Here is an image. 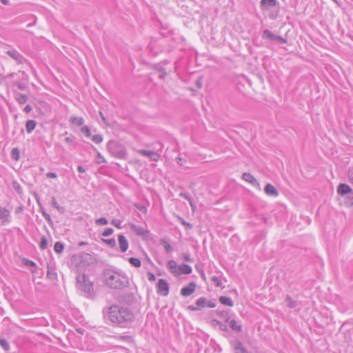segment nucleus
Segmentation results:
<instances>
[{
	"label": "nucleus",
	"mask_w": 353,
	"mask_h": 353,
	"mask_svg": "<svg viewBox=\"0 0 353 353\" xmlns=\"http://www.w3.org/2000/svg\"><path fill=\"white\" fill-rule=\"evenodd\" d=\"M110 321L121 327H125L134 319V314L126 307L112 305L108 308Z\"/></svg>",
	"instance_id": "nucleus-1"
},
{
	"label": "nucleus",
	"mask_w": 353,
	"mask_h": 353,
	"mask_svg": "<svg viewBox=\"0 0 353 353\" xmlns=\"http://www.w3.org/2000/svg\"><path fill=\"white\" fill-rule=\"evenodd\" d=\"M103 279L105 285L112 289H121L127 284L124 276L111 270L104 271Z\"/></svg>",
	"instance_id": "nucleus-2"
},
{
	"label": "nucleus",
	"mask_w": 353,
	"mask_h": 353,
	"mask_svg": "<svg viewBox=\"0 0 353 353\" xmlns=\"http://www.w3.org/2000/svg\"><path fill=\"white\" fill-rule=\"evenodd\" d=\"M107 149L112 156L118 159H124L127 154L124 145L114 140L108 141Z\"/></svg>",
	"instance_id": "nucleus-3"
},
{
	"label": "nucleus",
	"mask_w": 353,
	"mask_h": 353,
	"mask_svg": "<svg viewBox=\"0 0 353 353\" xmlns=\"http://www.w3.org/2000/svg\"><path fill=\"white\" fill-rule=\"evenodd\" d=\"M77 282L79 285V288L88 296H91L93 292L92 284L88 281L85 274L79 275L77 277Z\"/></svg>",
	"instance_id": "nucleus-4"
},
{
	"label": "nucleus",
	"mask_w": 353,
	"mask_h": 353,
	"mask_svg": "<svg viewBox=\"0 0 353 353\" xmlns=\"http://www.w3.org/2000/svg\"><path fill=\"white\" fill-rule=\"evenodd\" d=\"M262 38L264 40L276 41L281 44L287 43L288 42V40L286 39L273 34L270 30L268 29L263 30L262 33Z\"/></svg>",
	"instance_id": "nucleus-5"
},
{
	"label": "nucleus",
	"mask_w": 353,
	"mask_h": 353,
	"mask_svg": "<svg viewBox=\"0 0 353 353\" xmlns=\"http://www.w3.org/2000/svg\"><path fill=\"white\" fill-rule=\"evenodd\" d=\"M230 345L232 348L233 353H249L248 350L239 339L230 341Z\"/></svg>",
	"instance_id": "nucleus-6"
},
{
	"label": "nucleus",
	"mask_w": 353,
	"mask_h": 353,
	"mask_svg": "<svg viewBox=\"0 0 353 353\" xmlns=\"http://www.w3.org/2000/svg\"><path fill=\"white\" fill-rule=\"evenodd\" d=\"M157 293L161 296H165L169 293V285L168 282L163 279H159L157 284Z\"/></svg>",
	"instance_id": "nucleus-7"
},
{
	"label": "nucleus",
	"mask_w": 353,
	"mask_h": 353,
	"mask_svg": "<svg viewBox=\"0 0 353 353\" xmlns=\"http://www.w3.org/2000/svg\"><path fill=\"white\" fill-rule=\"evenodd\" d=\"M130 229L137 236H141L143 239H147L149 236V231L143 227L137 226L134 224H131Z\"/></svg>",
	"instance_id": "nucleus-8"
},
{
	"label": "nucleus",
	"mask_w": 353,
	"mask_h": 353,
	"mask_svg": "<svg viewBox=\"0 0 353 353\" xmlns=\"http://www.w3.org/2000/svg\"><path fill=\"white\" fill-rule=\"evenodd\" d=\"M78 257L80 260V262L83 263V265H91L94 263L96 261L94 257L88 253H81L78 255Z\"/></svg>",
	"instance_id": "nucleus-9"
},
{
	"label": "nucleus",
	"mask_w": 353,
	"mask_h": 353,
	"mask_svg": "<svg viewBox=\"0 0 353 353\" xmlns=\"http://www.w3.org/2000/svg\"><path fill=\"white\" fill-rule=\"evenodd\" d=\"M279 4L277 0H261L260 7L262 10H269Z\"/></svg>",
	"instance_id": "nucleus-10"
},
{
	"label": "nucleus",
	"mask_w": 353,
	"mask_h": 353,
	"mask_svg": "<svg viewBox=\"0 0 353 353\" xmlns=\"http://www.w3.org/2000/svg\"><path fill=\"white\" fill-rule=\"evenodd\" d=\"M242 179L245 181L252 184L254 187H256L259 190H261V186L258 181L254 178V176L250 173L245 172L242 175Z\"/></svg>",
	"instance_id": "nucleus-11"
},
{
	"label": "nucleus",
	"mask_w": 353,
	"mask_h": 353,
	"mask_svg": "<svg viewBox=\"0 0 353 353\" xmlns=\"http://www.w3.org/2000/svg\"><path fill=\"white\" fill-rule=\"evenodd\" d=\"M196 284L194 282H190L187 286L181 290V294L183 296H188L195 291Z\"/></svg>",
	"instance_id": "nucleus-12"
},
{
	"label": "nucleus",
	"mask_w": 353,
	"mask_h": 353,
	"mask_svg": "<svg viewBox=\"0 0 353 353\" xmlns=\"http://www.w3.org/2000/svg\"><path fill=\"white\" fill-rule=\"evenodd\" d=\"M10 213L6 208L0 206V220L2 221V225L10 222Z\"/></svg>",
	"instance_id": "nucleus-13"
},
{
	"label": "nucleus",
	"mask_w": 353,
	"mask_h": 353,
	"mask_svg": "<svg viewBox=\"0 0 353 353\" xmlns=\"http://www.w3.org/2000/svg\"><path fill=\"white\" fill-rule=\"evenodd\" d=\"M337 192L341 196H345L352 192V189L345 183H341L338 186Z\"/></svg>",
	"instance_id": "nucleus-14"
},
{
	"label": "nucleus",
	"mask_w": 353,
	"mask_h": 353,
	"mask_svg": "<svg viewBox=\"0 0 353 353\" xmlns=\"http://www.w3.org/2000/svg\"><path fill=\"white\" fill-rule=\"evenodd\" d=\"M118 241L121 252H126L128 248V241L126 238L123 234H119L118 236Z\"/></svg>",
	"instance_id": "nucleus-15"
},
{
	"label": "nucleus",
	"mask_w": 353,
	"mask_h": 353,
	"mask_svg": "<svg viewBox=\"0 0 353 353\" xmlns=\"http://www.w3.org/2000/svg\"><path fill=\"white\" fill-rule=\"evenodd\" d=\"M139 152L140 154H141L143 156L148 157L151 160L154 161H158V159L159 158V155L156 152L141 150H139Z\"/></svg>",
	"instance_id": "nucleus-16"
},
{
	"label": "nucleus",
	"mask_w": 353,
	"mask_h": 353,
	"mask_svg": "<svg viewBox=\"0 0 353 353\" xmlns=\"http://www.w3.org/2000/svg\"><path fill=\"white\" fill-rule=\"evenodd\" d=\"M264 191L268 196H277L279 195L278 190L270 183H268L265 186Z\"/></svg>",
	"instance_id": "nucleus-17"
},
{
	"label": "nucleus",
	"mask_w": 353,
	"mask_h": 353,
	"mask_svg": "<svg viewBox=\"0 0 353 353\" xmlns=\"http://www.w3.org/2000/svg\"><path fill=\"white\" fill-rule=\"evenodd\" d=\"M7 54L12 57L13 59L17 61L19 63H23V57L17 50H8Z\"/></svg>",
	"instance_id": "nucleus-18"
},
{
	"label": "nucleus",
	"mask_w": 353,
	"mask_h": 353,
	"mask_svg": "<svg viewBox=\"0 0 353 353\" xmlns=\"http://www.w3.org/2000/svg\"><path fill=\"white\" fill-rule=\"evenodd\" d=\"M178 266L174 260H170L168 262V268L170 270V272L174 274L175 276L179 275V272L178 271Z\"/></svg>",
	"instance_id": "nucleus-19"
},
{
	"label": "nucleus",
	"mask_w": 353,
	"mask_h": 353,
	"mask_svg": "<svg viewBox=\"0 0 353 353\" xmlns=\"http://www.w3.org/2000/svg\"><path fill=\"white\" fill-rule=\"evenodd\" d=\"M178 271L179 272V275L181 274H190L192 273V269L189 265L182 263L178 266Z\"/></svg>",
	"instance_id": "nucleus-20"
},
{
	"label": "nucleus",
	"mask_w": 353,
	"mask_h": 353,
	"mask_svg": "<svg viewBox=\"0 0 353 353\" xmlns=\"http://www.w3.org/2000/svg\"><path fill=\"white\" fill-rule=\"evenodd\" d=\"M226 323H229L230 327L232 329V330L241 332L242 331V326L241 325H238L235 320L229 319V321H227Z\"/></svg>",
	"instance_id": "nucleus-21"
},
{
	"label": "nucleus",
	"mask_w": 353,
	"mask_h": 353,
	"mask_svg": "<svg viewBox=\"0 0 353 353\" xmlns=\"http://www.w3.org/2000/svg\"><path fill=\"white\" fill-rule=\"evenodd\" d=\"M14 98L16 101L20 104H23L26 103L28 100V97L27 95L19 92L15 94Z\"/></svg>",
	"instance_id": "nucleus-22"
},
{
	"label": "nucleus",
	"mask_w": 353,
	"mask_h": 353,
	"mask_svg": "<svg viewBox=\"0 0 353 353\" xmlns=\"http://www.w3.org/2000/svg\"><path fill=\"white\" fill-rule=\"evenodd\" d=\"M37 125V122L34 120H28L26 123V129L28 133H31Z\"/></svg>",
	"instance_id": "nucleus-23"
},
{
	"label": "nucleus",
	"mask_w": 353,
	"mask_h": 353,
	"mask_svg": "<svg viewBox=\"0 0 353 353\" xmlns=\"http://www.w3.org/2000/svg\"><path fill=\"white\" fill-rule=\"evenodd\" d=\"M219 301H220V303L221 304L225 305H228V306H230V307H232L234 305L232 299L230 298V297H228V296H220L219 297Z\"/></svg>",
	"instance_id": "nucleus-24"
},
{
	"label": "nucleus",
	"mask_w": 353,
	"mask_h": 353,
	"mask_svg": "<svg viewBox=\"0 0 353 353\" xmlns=\"http://www.w3.org/2000/svg\"><path fill=\"white\" fill-rule=\"evenodd\" d=\"M70 122L72 124L76 125L77 126H81L83 124L84 119L82 117H71L70 119Z\"/></svg>",
	"instance_id": "nucleus-25"
},
{
	"label": "nucleus",
	"mask_w": 353,
	"mask_h": 353,
	"mask_svg": "<svg viewBox=\"0 0 353 353\" xmlns=\"http://www.w3.org/2000/svg\"><path fill=\"white\" fill-rule=\"evenodd\" d=\"M285 303L289 308H294L297 305V302L293 300L290 296H286Z\"/></svg>",
	"instance_id": "nucleus-26"
},
{
	"label": "nucleus",
	"mask_w": 353,
	"mask_h": 353,
	"mask_svg": "<svg viewBox=\"0 0 353 353\" xmlns=\"http://www.w3.org/2000/svg\"><path fill=\"white\" fill-rule=\"evenodd\" d=\"M52 205H53V207H54L59 212L61 213H64L65 210L63 207H61L59 205V204L58 203V202L57 201L55 197L52 196Z\"/></svg>",
	"instance_id": "nucleus-27"
},
{
	"label": "nucleus",
	"mask_w": 353,
	"mask_h": 353,
	"mask_svg": "<svg viewBox=\"0 0 353 353\" xmlns=\"http://www.w3.org/2000/svg\"><path fill=\"white\" fill-rule=\"evenodd\" d=\"M129 263L135 268H139L141 265V260L138 258L130 257L128 259Z\"/></svg>",
	"instance_id": "nucleus-28"
},
{
	"label": "nucleus",
	"mask_w": 353,
	"mask_h": 353,
	"mask_svg": "<svg viewBox=\"0 0 353 353\" xmlns=\"http://www.w3.org/2000/svg\"><path fill=\"white\" fill-rule=\"evenodd\" d=\"M64 249V245L61 242H56L54 245V250L57 254H61L63 252Z\"/></svg>",
	"instance_id": "nucleus-29"
},
{
	"label": "nucleus",
	"mask_w": 353,
	"mask_h": 353,
	"mask_svg": "<svg viewBox=\"0 0 353 353\" xmlns=\"http://www.w3.org/2000/svg\"><path fill=\"white\" fill-rule=\"evenodd\" d=\"M217 314L219 317L223 318L225 322L229 321L230 316L226 310L217 311Z\"/></svg>",
	"instance_id": "nucleus-30"
},
{
	"label": "nucleus",
	"mask_w": 353,
	"mask_h": 353,
	"mask_svg": "<svg viewBox=\"0 0 353 353\" xmlns=\"http://www.w3.org/2000/svg\"><path fill=\"white\" fill-rule=\"evenodd\" d=\"M12 188L14 189V190L19 194H22L23 190L20 184L17 181H13L12 183Z\"/></svg>",
	"instance_id": "nucleus-31"
},
{
	"label": "nucleus",
	"mask_w": 353,
	"mask_h": 353,
	"mask_svg": "<svg viewBox=\"0 0 353 353\" xmlns=\"http://www.w3.org/2000/svg\"><path fill=\"white\" fill-rule=\"evenodd\" d=\"M11 157L14 160H18L19 159V150L17 148H14L11 151Z\"/></svg>",
	"instance_id": "nucleus-32"
},
{
	"label": "nucleus",
	"mask_w": 353,
	"mask_h": 353,
	"mask_svg": "<svg viewBox=\"0 0 353 353\" xmlns=\"http://www.w3.org/2000/svg\"><path fill=\"white\" fill-rule=\"evenodd\" d=\"M0 345L6 351H8L10 350L9 343L4 339L0 338Z\"/></svg>",
	"instance_id": "nucleus-33"
},
{
	"label": "nucleus",
	"mask_w": 353,
	"mask_h": 353,
	"mask_svg": "<svg viewBox=\"0 0 353 353\" xmlns=\"http://www.w3.org/2000/svg\"><path fill=\"white\" fill-rule=\"evenodd\" d=\"M196 304L198 307H204L206 305V299L205 297H200L197 299Z\"/></svg>",
	"instance_id": "nucleus-34"
},
{
	"label": "nucleus",
	"mask_w": 353,
	"mask_h": 353,
	"mask_svg": "<svg viewBox=\"0 0 353 353\" xmlns=\"http://www.w3.org/2000/svg\"><path fill=\"white\" fill-rule=\"evenodd\" d=\"M103 241L107 244L109 247L113 248L116 245V241L114 239H102Z\"/></svg>",
	"instance_id": "nucleus-35"
},
{
	"label": "nucleus",
	"mask_w": 353,
	"mask_h": 353,
	"mask_svg": "<svg viewBox=\"0 0 353 353\" xmlns=\"http://www.w3.org/2000/svg\"><path fill=\"white\" fill-rule=\"evenodd\" d=\"M42 215L44 216L45 219L47 221L48 224L51 226L53 225L52 220L51 219V217L49 214H48L45 210H41Z\"/></svg>",
	"instance_id": "nucleus-36"
},
{
	"label": "nucleus",
	"mask_w": 353,
	"mask_h": 353,
	"mask_svg": "<svg viewBox=\"0 0 353 353\" xmlns=\"http://www.w3.org/2000/svg\"><path fill=\"white\" fill-rule=\"evenodd\" d=\"M155 70L158 72H160L161 74L159 75V78L161 79H163L165 76H166V72H165V70L161 67V66H156L155 67Z\"/></svg>",
	"instance_id": "nucleus-37"
},
{
	"label": "nucleus",
	"mask_w": 353,
	"mask_h": 353,
	"mask_svg": "<svg viewBox=\"0 0 353 353\" xmlns=\"http://www.w3.org/2000/svg\"><path fill=\"white\" fill-rule=\"evenodd\" d=\"M47 246H48V240L44 236H43L41 237V241L39 243V248L41 250H45V249H46Z\"/></svg>",
	"instance_id": "nucleus-38"
},
{
	"label": "nucleus",
	"mask_w": 353,
	"mask_h": 353,
	"mask_svg": "<svg viewBox=\"0 0 353 353\" xmlns=\"http://www.w3.org/2000/svg\"><path fill=\"white\" fill-rule=\"evenodd\" d=\"M344 204L347 208L353 207V196H347Z\"/></svg>",
	"instance_id": "nucleus-39"
},
{
	"label": "nucleus",
	"mask_w": 353,
	"mask_h": 353,
	"mask_svg": "<svg viewBox=\"0 0 353 353\" xmlns=\"http://www.w3.org/2000/svg\"><path fill=\"white\" fill-rule=\"evenodd\" d=\"M81 132L86 137H90L91 136L90 130L87 125L82 126Z\"/></svg>",
	"instance_id": "nucleus-40"
},
{
	"label": "nucleus",
	"mask_w": 353,
	"mask_h": 353,
	"mask_svg": "<svg viewBox=\"0 0 353 353\" xmlns=\"http://www.w3.org/2000/svg\"><path fill=\"white\" fill-rule=\"evenodd\" d=\"M161 243L166 252H171L173 251L172 247L165 240H162Z\"/></svg>",
	"instance_id": "nucleus-41"
},
{
	"label": "nucleus",
	"mask_w": 353,
	"mask_h": 353,
	"mask_svg": "<svg viewBox=\"0 0 353 353\" xmlns=\"http://www.w3.org/2000/svg\"><path fill=\"white\" fill-rule=\"evenodd\" d=\"M211 281L216 287H221L222 285L221 281L217 276H212L211 278Z\"/></svg>",
	"instance_id": "nucleus-42"
},
{
	"label": "nucleus",
	"mask_w": 353,
	"mask_h": 353,
	"mask_svg": "<svg viewBox=\"0 0 353 353\" xmlns=\"http://www.w3.org/2000/svg\"><path fill=\"white\" fill-rule=\"evenodd\" d=\"M95 223L97 225H107L108 221V219L105 217H101L100 219H98L95 221Z\"/></svg>",
	"instance_id": "nucleus-43"
},
{
	"label": "nucleus",
	"mask_w": 353,
	"mask_h": 353,
	"mask_svg": "<svg viewBox=\"0 0 353 353\" xmlns=\"http://www.w3.org/2000/svg\"><path fill=\"white\" fill-rule=\"evenodd\" d=\"M121 223H122V221L119 219H112L111 221V224L119 229L122 228Z\"/></svg>",
	"instance_id": "nucleus-44"
},
{
	"label": "nucleus",
	"mask_w": 353,
	"mask_h": 353,
	"mask_svg": "<svg viewBox=\"0 0 353 353\" xmlns=\"http://www.w3.org/2000/svg\"><path fill=\"white\" fill-rule=\"evenodd\" d=\"M92 140L96 143H100L103 141V137L101 134H95L92 137Z\"/></svg>",
	"instance_id": "nucleus-45"
},
{
	"label": "nucleus",
	"mask_w": 353,
	"mask_h": 353,
	"mask_svg": "<svg viewBox=\"0 0 353 353\" xmlns=\"http://www.w3.org/2000/svg\"><path fill=\"white\" fill-rule=\"evenodd\" d=\"M114 230L111 228H106L103 232L102 233L103 236H110L113 233Z\"/></svg>",
	"instance_id": "nucleus-46"
},
{
	"label": "nucleus",
	"mask_w": 353,
	"mask_h": 353,
	"mask_svg": "<svg viewBox=\"0 0 353 353\" xmlns=\"http://www.w3.org/2000/svg\"><path fill=\"white\" fill-rule=\"evenodd\" d=\"M96 162L98 164H100V163L105 162V160L104 157L99 152H97V159Z\"/></svg>",
	"instance_id": "nucleus-47"
},
{
	"label": "nucleus",
	"mask_w": 353,
	"mask_h": 353,
	"mask_svg": "<svg viewBox=\"0 0 353 353\" xmlns=\"http://www.w3.org/2000/svg\"><path fill=\"white\" fill-rule=\"evenodd\" d=\"M24 264L29 267H35L36 266V263L34 261L29 260V259H25Z\"/></svg>",
	"instance_id": "nucleus-48"
},
{
	"label": "nucleus",
	"mask_w": 353,
	"mask_h": 353,
	"mask_svg": "<svg viewBox=\"0 0 353 353\" xmlns=\"http://www.w3.org/2000/svg\"><path fill=\"white\" fill-rule=\"evenodd\" d=\"M181 223L186 227L188 229H192L193 225L192 224L186 222L184 219H181Z\"/></svg>",
	"instance_id": "nucleus-49"
},
{
	"label": "nucleus",
	"mask_w": 353,
	"mask_h": 353,
	"mask_svg": "<svg viewBox=\"0 0 353 353\" xmlns=\"http://www.w3.org/2000/svg\"><path fill=\"white\" fill-rule=\"evenodd\" d=\"M183 259L185 261H188V262H192V259H191L190 255L189 254H187V253H184L183 254Z\"/></svg>",
	"instance_id": "nucleus-50"
},
{
	"label": "nucleus",
	"mask_w": 353,
	"mask_h": 353,
	"mask_svg": "<svg viewBox=\"0 0 353 353\" xmlns=\"http://www.w3.org/2000/svg\"><path fill=\"white\" fill-rule=\"evenodd\" d=\"M148 280L150 281H154L156 279L155 275L150 272H148Z\"/></svg>",
	"instance_id": "nucleus-51"
},
{
	"label": "nucleus",
	"mask_w": 353,
	"mask_h": 353,
	"mask_svg": "<svg viewBox=\"0 0 353 353\" xmlns=\"http://www.w3.org/2000/svg\"><path fill=\"white\" fill-rule=\"evenodd\" d=\"M16 85L20 90H25L26 89V85L23 83L18 82Z\"/></svg>",
	"instance_id": "nucleus-52"
},
{
	"label": "nucleus",
	"mask_w": 353,
	"mask_h": 353,
	"mask_svg": "<svg viewBox=\"0 0 353 353\" xmlns=\"http://www.w3.org/2000/svg\"><path fill=\"white\" fill-rule=\"evenodd\" d=\"M180 196L183 197V198H185L188 201H189L191 206L193 208V205L192 203L191 199H190V197L188 195H187L186 194H184V193H181Z\"/></svg>",
	"instance_id": "nucleus-53"
},
{
	"label": "nucleus",
	"mask_w": 353,
	"mask_h": 353,
	"mask_svg": "<svg viewBox=\"0 0 353 353\" xmlns=\"http://www.w3.org/2000/svg\"><path fill=\"white\" fill-rule=\"evenodd\" d=\"M205 307L214 308L216 307V303L212 302V301H208V302L206 301Z\"/></svg>",
	"instance_id": "nucleus-54"
},
{
	"label": "nucleus",
	"mask_w": 353,
	"mask_h": 353,
	"mask_svg": "<svg viewBox=\"0 0 353 353\" xmlns=\"http://www.w3.org/2000/svg\"><path fill=\"white\" fill-rule=\"evenodd\" d=\"M219 329L222 331H224V332H228V326L224 324V323H221L220 325H219Z\"/></svg>",
	"instance_id": "nucleus-55"
},
{
	"label": "nucleus",
	"mask_w": 353,
	"mask_h": 353,
	"mask_svg": "<svg viewBox=\"0 0 353 353\" xmlns=\"http://www.w3.org/2000/svg\"><path fill=\"white\" fill-rule=\"evenodd\" d=\"M48 178H57V174L54 172H48L46 174Z\"/></svg>",
	"instance_id": "nucleus-56"
},
{
	"label": "nucleus",
	"mask_w": 353,
	"mask_h": 353,
	"mask_svg": "<svg viewBox=\"0 0 353 353\" xmlns=\"http://www.w3.org/2000/svg\"><path fill=\"white\" fill-rule=\"evenodd\" d=\"M32 110V107L30 105H27L25 108H24V112H26V113H29L30 112V111Z\"/></svg>",
	"instance_id": "nucleus-57"
},
{
	"label": "nucleus",
	"mask_w": 353,
	"mask_h": 353,
	"mask_svg": "<svg viewBox=\"0 0 353 353\" xmlns=\"http://www.w3.org/2000/svg\"><path fill=\"white\" fill-rule=\"evenodd\" d=\"M56 275V273L55 272H51L50 270L48 271L47 272V276L48 277H49L50 279H52L54 276Z\"/></svg>",
	"instance_id": "nucleus-58"
},
{
	"label": "nucleus",
	"mask_w": 353,
	"mask_h": 353,
	"mask_svg": "<svg viewBox=\"0 0 353 353\" xmlns=\"http://www.w3.org/2000/svg\"><path fill=\"white\" fill-rule=\"evenodd\" d=\"M77 170L79 172H81V173H84L85 172V169L81 165H79L77 167Z\"/></svg>",
	"instance_id": "nucleus-59"
},
{
	"label": "nucleus",
	"mask_w": 353,
	"mask_h": 353,
	"mask_svg": "<svg viewBox=\"0 0 353 353\" xmlns=\"http://www.w3.org/2000/svg\"><path fill=\"white\" fill-rule=\"evenodd\" d=\"M73 141V137H68L65 139V143H67L68 144H70Z\"/></svg>",
	"instance_id": "nucleus-60"
},
{
	"label": "nucleus",
	"mask_w": 353,
	"mask_h": 353,
	"mask_svg": "<svg viewBox=\"0 0 353 353\" xmlns=\"http://www.w3.org/2000/svg\"><path fill=\"white\" fill-rule=\"evenodd\" d=\"M196 86L199 88H201L202 87V83H201V79H198L196 81Z\"/></svg>",
	"instance_id": "nucleus-61"
},
{
	"label": "nucleus",
	"mask_w": 353,
	"mask_h": 353,
	"mask_svg": "<svg viewBox=\"0 0 353 353\" xmlns=\"http://www.w3.org/2000/svg\"><path fill=\"white\" fill-rule=\"evenodd\" d=\"M188 309L191 311H196L198 310V307H195L194 305H189Z\"/></svg>",
	"instance_id": "nucleus-62"
},
{
	"label": "nucleus",
	"mask_w": 353,
	"mask_h": 353,
	"mask_svg": "<svg viewBox=\"0 0 353 353\" xmlns=\"http://www.w3.org/2000/svg\"><path fill=\"white\" fill-rule=\"evenodd\" d=\"M213 323L216 324V325H218L219 326L222 323L221 321H218V320H215L214 319L212 321Z\"/></svg>",
	"instance_id": "nucleus-63"
},
{
	"label": "nucleus",
	"mask_w": 353,
	"mask_h": 353,
	"mask_svg": "<svg viewBox=\"0 0 353 353\" xmlns=\"http://www.w3.org/2000/svg\"><path fill=\"white\" fill-rule=\"evenodd\" d=\"M176 159L177 163L181 165H182V163H181L182 159L181 157H177Z\"/></svg>",
	"instance_id": "nucleus-64"
}]
</instances>
